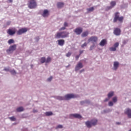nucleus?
Masks as SVG:
<instances>
[{
  "mask_svg": "<svg viewBox=\"0 0 131 131\" xmlns=\"http://www.w3.org/2000/svg\"><path fill=\"white\" fill-rule=\"evenodd\" d=\"M69 37V32L67 31L58 32L55 35V38H66Z\"/></svg>",
  "mask_w": 131,
  "mask_h": 131,
  "instance_id": "obj_1",
  "label": "nucleus"
},
{
  "mask_svg": "<svg viewBox=\"0 0 131 131\" xmlns=\"http://www.w3.org/2000/svg\"><path fill=\"white\" fill-rule=\"evenodd\" d=\"M74 98H76V95H75L74 94H67L64 97H57V100H59V101H63L64 100H70V99H74Z\"/></svg>",
  "mask_w": 131,
  "mask_h": 131,
  "instance_id": "obj_2",
  "label": "nucleus"
},
{
  "mask_svg": "<svg viewBox=\"0 0 131 131\" xmlns=\"http://www.w3.org/2000/svg\"><path fill=\"white\" fill-rule=\"evenodd\" d=\"M123 16L119 17V13L118 12H116L115 13V17L114 18L113 22L114 23H116L117 21H119L120 23L123 22Z\"/></svg>",
  "mask_w": 131,
  "mask_h": 131,
  "instance_id": "obj_3",
  "label": "nucleus"
},
{
  "mask_svg": "<svg viewBox=\"0 0 131 131\" xmlns=\"http://www.w3.org/2000/svg\"><path fill=\"white\" fill-rule=\"evenodd\" d=\"M28 6L29 9H35L37 7V3L36 0H29Z\"/></svg>",
  "mask_w": 131,
  "mask_h": 131,
  "instance_id": "obj_4",
  "label": "nucleus"
},
{
  "mask_svg": "<svg viewBox=\"0 0 131 131\" xmlns=\"http://www.w3.org/2000/svg\"><path fill=\"white\" fill-rule=\"evenodd\" d=\"M98 122V120L97 119H93L91 121H88L85 122V124L87 127L89 128L92 127V125H96Z\"/></svg>",
  "mask_w": 131,
  "mask_h": 131,
  "instance_id": "obj_5",
  "label": "nucleus"
},
{
  "mask_svg": "<svg viewBox=\"0 0 131 131\" xmlns=\"http://www.w3.org/2000/svg\"><path fill=\"white\" fill-rule=\"evenodd\" d=\"M52 61V58L50 57H48L47 59H46V57H43L40 59V62L41 64H43V63H50Z\"/></svg>",
  "mask_w": 131,
  "mask_h": 131,
  "instance_id": "obj_6",
  "label": "nucleus"
},
{
  "mask_svg": "<svg viewBox=\"0 0 131 131\" xmlns=\"http://www.w3.org/2000/svg\"><path fill=\"white\" fill-rule=\"evenodd\" d=\"M17 48V45L14 44L13 45L11 46L8 49L6 50L7 54H11L14 52Z\"/></svg>",
  "mask_w": 131,
  "mask_h": 131,
  "instance_id": "obj_7",
  "label": "nucleus"
},
{
  "mask_svg": "<svg viewBox=\"0 0 131 131\" xmlns=\"http://www.w3.org/2000/svg\"><path fill=\"white\" fill-rule=\"evenodd\" d=\"M28 30L26 28H21L18 30V31H17L16 33L17 35H21V34H23V33L27 32Z\"/></svg>",
  "mask_w": 131,
  "mask_h": 131,
  "instance_id": "obj_8",
  "label": "nucleus"
},
{
  "mask_svg": "<svg viewBox=\"0 0 131 131\" xmlns=\"http://www.w3.org/2000/svg\"><path fill=\"white\" fill-rule=\"evenodd\" d=\"M97 42L98 41V37L96 36H92L88 39V42Z\"/></svg>",
  "mask_w": 131,
  "mask_h": 131,
  "instance_id": "obj_9",
  "label": "nucleus"
},
{
  "mask_svg": "<svg viewBox=\"0 0 131 131\" xmlns=\"http://www.w3.org/2000/svg\"><path fill=\"white\" fill-rule=\"evenodd\" d=\"M125 114L127 115L128 118H131V110L129 108H126L124 111Z\"/></svg>",
  "mask_w": 131,
  "mask_h": 131,
  "instance_id": "obj_10",
  "label": "nucleus"
},
{
  "mask_svg": "<svg viewBox=\"0 0 131 131\" xmlns=\"http://www.w3.org/2000/svg\"><path fill=\"white\" fill-rule=\"evenodd\" d=\"M74 32L77 34V35H80V34H81V33L82 32V28H76L74 30Z\"/></svg>",
  "mask_w": 131,
  "mask_h": 131,
  "instance_id": "obj_11",
  "label": "nucleus"
},
{
  "mask_svg": "<svg viewBox=\"0 0 131 131\" xmlns=\"http://www.w3.org/2000/svg\"><path fill=\"white\" fill-rule=\"evenodd\" d=\"M70 118H72L73 117H74L75 118H78L79 119H80L81 118V116L78 114H71L70 115Z\"/></svg>",
  "mask_w": 131,
  "mask_h": 131,
  "instance_id": "obj_12",
  "label": "nucleus"
},
{
  "mask_svg": "<svg viewBox=\"0 0 131 131\" xmlns=\"http://www.w3.org/2000/svg\"><path fill=\"white\" fill-rule=\"evenodd\" d=\"M7 33L9 34V35H14L15 33H16V30H12L11 29H9L7 30Z\"/></svg>",
  "mask_w": 131,
  "mask_h": 131,
  "instance_id": "obj_13",
  "label": "nucleus"
},
{
  "mask_svg": "<svg viewBox=\"0 0 131 131\" xmlns=\"http://www.w3.org/2000/svg\"><path fill=\"white\" fill-rule=\"evenodd\" d=\"M50 15L49 10L47 9L44 10L43 13L42 14V17H44V18H46L48 17Z\"/></svg>",
  "mask_w": 131,
  "mask_h": 131,
  "instance_id": "obj_14",
  "label": "nucleus"
},
{
  "mask_svg": "<svg viewBox=\"0 0 131 131\" xmlns=\"http://www.w3.org/2000/svg\"><path fill=\"white\" fill-rule=\"evenodd\" d=\"M82 67H83V66H82V63H81V62H79L76 66L75 71L79 70V69L82 68Z\"/></svg>",
  "mask_w": 131,
  "mask_h": 131,
  "instance_id": "obj_15",
  "label": "nucleus"
},
{
  "mask_svg": "<svg viewBox=\"0 0 131 131\" xmlns=\"http://www.w3.org/2000/svg\"><path fill=\"white\" fill-rule=\"evenodd\" d=\"M58 46L60 47H63L65 43V40L64 39H59L57 40Z\"/></svg>",
  "mask_w": 131,
  "mask_h": 131,
  "instance_id": "obj_16",
  "label": "nucleus"
},
{
  "mask_svg": "<svg viewBox=\"0 0 131 131\" xmlns=\"http://www.w3.org/2000/svg\"><path fill=\"white\" fill-rule=\"evenodd\" d=\"M110 5L111 6L107 7V9L108 10H110L111 9L114 8V6L116 5V2L115 1H112L110 3Z\"/></svg>",
  "mask_w": 131,
  "mask_h": 131,
  "instance_id": "obj_17",
  "label": "nucleus"
},
{
  "mask_svg": "<svg viewBox=\"0 0 131 131\" xmlns=\"http://www.w3.org/2000/svg\"><path fill=\"white\" fill-rule=\"evenodd\" d=\"M120 32H121V31L118 28L115 29L114 31V33L115 35H120Z\"/></svg>",
  "mask_w": 131,
  "mask_h": 131,
  "instance_id": "obj_18",
  "label": "nucleus"
},
{
  "mask_svg": "<svg viewBox=\"0 0 131 131\" xmlns=\"http://www.w3.org/2000/svg\"><path fill=\"white\" fill-rule=\"evenodd\" d=\"M57 7L58 9H61L64 7V4L62 2H58L57 4Z\"/></svg>",
  "mask_w": 131,
  "mask_h": 131,
  "instance_id": "obj_19",
  "label": "nucleus"
},
{
  "mask_svg": "<svg viewBox=\"0 0 131 131\" xmlns=\"http://www.w3.org/2000/svg\"><path fill=\"white\" fill-rule=\"evenodd\" d=\"M118 66H119V63L117 61H115L114 62V70H116L118 68Z\"/></svg>",
  "mask_w": 131,
  "mask_h": 131,
  "instance_id": "obj_20",
  "label": "nucleus"
},
{
  "mask_svg": "<svg viewBox=\"0 0 131 131\" xmlns=\"http://www.w3.org/2000/svg\"><path fill=\"white\" fill-rule=\"evenodd\" d=\"M106 43H107V41L106 40V39H103L101 41L99 45L101 47H104V46L105 45Z\"/></svg>",
  "mask_w": 131,
  "mask_h": 131,
  "instance_id": "obj_21",
  "label": "nucleus"
},
{
  "mask_svg": "<svg viewBox=\"0 0 131 131\" xmlns=\"http://www.w3.org/2000/svg\"><path fill=\"white\" fill-rule=\"evenodd\" d=\"M88 35H89V31H88L83 32L81 34L82 37H85L88 36Z\"/></svg>",
  "mask_w": 131,
  "mask_h": 131,
  "instance_id": "obj_22",
  "label": "nucleus"
},
{
  "mask_svg": "<svg viewBox=\"0 0 131 131\" xmlns=\"http://www.w3.org/2000/svg\"><path fill=\"white\" fill-rule=\"evenodd\" d=\"M24 111V108H23V107L22 106H20L19 107H18L17 109H16V111L17 112H22V111Z\"/></svg>",
  "mask_w": 131,
  "mask_h": 131,
  "instance_id": "obj_23",
  "label": "nucleus"
},
{
  "mask_svg": "<svg viewBox=\"0 0 131 131\" xmlns=\"http://www.w3.org/2000/svg\"><path fill=\"white\" fill-rule=\"evenodd\" d=\"M88 13H91V12H93L94 10V7H90V8H88L87 9Z\"/></svg>",
  "mask_w": 131,
  "mask_h": 131,
  "instance_id": "obj_24",
  "label": "nucleus"
},
{
  "mask_svg": "<svg viewBox=\"0 0 131 131\" xmlns=\"http://www.w3.org/2000/svg\"><path fill=\"white\" fill-rule=\"evenodd\" d=\"M45 115H46V116H51L53 115V113L52 112H47L45 113Z\"/></svg>",
  "mask_w": 131,
  "mask_h": 131,
  "instance_id": "obj_25",
  "label": "nucleus"
},
{
  "mask_svg": "<svg viewBox=\"0 0 131 131\" xmlns=\"http://www.w3.org/2000/svg\"><path fill=\"white\" fill-rule=\"evenodd\" d=\"M14 42L15 41L13 39H10L8 41V43H9V45H12V43H14Z\"/></svg>",
  "mask_w": 131,
  "mask_h": 131,
  "instance_id": "obj_26",
  "label": "nucleus"
},
{
  "mask_svg": "<svg viewBox=\"0 0 131 131\" xmlns=\"http://www.w3.org/2000/svg\"><path fill=\"white\" fill-rule=\"evenodd\" d=\"M114 95V93L113 92H110L108 94V98H111Z\"/></svg>",
  "mask_w": 131,
  "mask_h": 131,
  "instance_id": "obj_27",
  "label": "nucleus"
},
{
  "mask_svg": "<svg viewBox=\"0 0 131 131\" xmlns=\"http://www.w3.org/2000/svg\"><path fill=\"white\" fill-rule=\"evenodd\" d=\"M110 51L111 52H115V51H116V49L115 47H111L110 48Z\"/></svg>",
  "mask_w": 131,
  "mask_h": 131,
  "instance_id": "obj_28",
  "label": "nucleus"
},
{
  "mask_svg": "<svg viewBox=\"0 0 131 131\" xmlns=\"http://www.w3.org/2000/svg\"><path fill=\"white\" fill-rule=\"evenodd\" d=\"M118 46H119V43H118V42H116L114 45V48H115L116 49V48H118Z\"/></svg>",
  "mask_w": 131,
  "mask_h": 131,
  "instance_id": "obj_29",
  "label": "nucleus"
},
{
  "mask_svg": "<svg viewBox=\"0 0 131 131\" xmlns=\"http://www.w3.org/2000/svg\"><path fill=\"white\" fill-rule=\"evenodd\" d=\"M113 101L114 102V103H116V102H117V97H115L113 98Z\"/></svg>",
  "mask_w": 131,
  "mask_h": 131,
  "instance_id": "obj_30",
  "label": "nucleus"
},
{
  "mask_svg": "<svg viewBox=\"0 0 131 131\" xmlns=\"http://www.w3.org/2000/svg\"><path fill=\"white\" fill-rule=\"evenodd\" d=\"M9 119H10V120H12V121H15V120H16V118H15L14 117H10Z\"/></svg>",
  "mask_w": 131,
  "mask_h": 131,
  "instance_id": "obj_31",
  "label": "nucleus"
},
{
  "mask_svg": "<svg viewBox=\"0 0 131 131\" xmlns=\"http://www.w3.org/2000/svg\"><path fill=\"white\" fill-rule=\"evenodd\" d=\"M86 46H88V43H86V42H84L81 47L83 48L84 47H86Z\"/></svg>",
  "mask_w": 131,
  "mask_h": 131,
  "instance_id": "obj_32",
  "label": "nucleus"
},
{
  "mask_svg": "<svg viewBox=\"0 0 131 131\" xmlns=\"http://www.w3.org/2000/svg\"><path fill=\"white\" fill-rule=\"evenodd\" d=\"M52 79H53V77L52 76H51L50 77L48 78L47 79V80L48 81H52Z\"/></svg>",
  "mask_w": 131,
  "mask_h": 131,
  "instance_id": "obj_33",
  "label": "nucleus"
},
{
  "mask_svg": "<svg viewBox=\"0 0 131 131\" xmlns=\"http://www.w3.org/2000/svg\"><path fill=\"white\" fill-rule=\"evenodd\" d=\"M63 25L64 27H68V23L67 22H64Z\"/></svg>",
  "mask_w": 131,
  "mask_h": 131,
  "instance_id": "obj_34",
  "label": "nucleus"
},
{
  "mask_svg": "<svg viewBox=\"0 0 131 131\" xmlns=\"http://www.w3.org/2000/svg\"><path fill=\"white\" fill-rule=\"evenodd\" d=\"M65 29H66V27H63L61 28L60 29H59V31H61V30H65Z\"/></svg>",
  "mask_w": 131,
  "mask_h": 131,
  "instance_id": "obj_35",
  "label": "nucleus"
},
{
  "mask_svg": "<svg viewBox=\"0 0 131 131\" xmlns=\"http://www.w3.org/2000/svg\"><path fill=\"white\" fill-rule=\"evenodd\" d=\"M94 48H95V45H93L92 46H91L90 48V50L92 51V50H94Z\"/></svg>",
  "mask_w": 131,
  "mask_h": 131,
  "instance_id": "obj_36",
  "label": "nucleus"
},
{
  "mask_svg": "<svg viewBox=\"0 0 131 131\" xmlns=\"http://www.w3.org/2000/svg\"><path fill=\"white\" fill-rule=\"evenodd\" d=\"M11 74H16V71L15 70H12L10 71Z\"/></svg>",
  "mask_w": 131,
  "mask_h": 131,
  "instance_id": "obj_37",
  "label": "nucleus"
},
{
  "mask_svg": "<svg viewBox=\"0 0 131 131\" xmlns=\"http://www.w3.org/2000/svg\"><path fill=\"white\" fill-rule=\"evenodd\" d=\"M67 57H70V56H71V52H68L67 55H66Z\"/></svg>",
  "mask_w": 131,
  "mask_h": 131,
  "instance_id": "obj_38",
  "label": "nucleus"
},
{
  "mask_svg": "<svg viewBox=\"0 0 131 131\" xmlns=\"http://www.w3.org/2000/svg\"><path fill=\"white\" fill-rule=\"evenodd\" d=\"M108 106H113V102L112 101H110L108 103Z\"/></svg>",
  "mask_w": 131,
  "mask_h": 131,
  "instance_id": "obj_39",
  "label": "nucleus"
},
{
  "mask_svg": "<svg viewBox=\"0 0 131 131\" xmlns=\"http://www.w3.org/2000/svg\"><path fill=\"white\" fill-rule=\"evenodd\" d=\"M62 127H63V126L62 125H58L57 126V128H62Z\"/></svg>",
  "mask_w": 131,
  "mask_h": 131,
  "instance_id": "obj_40",
  "label": "nucleus"
},
{
  "mask_svg": "<svg viewBox=\"0 0 131 131\" xmlns=\"http://www.w3.org/2000/svg\"><path fill=\"white\" fill-rule=\"evenodd\" d=\"M79 57H80V54L79 55H77L76 56L75 58H76V60L77 61V60H78V59L79 58Z\"/></svg>",
  "mask_w": 131,
  "mask_h": 131,
  "instance_id": "obj_41",
  "label": "nucleus"
},
{
  "mask_svg": "<svg viewBox=\"0 0 131 131\" xmlns=\"http://www.w3.org/2000/svg\"><path fill=\"white\" fill-rule=\"evenodd\" d=\"M11 25V21H7V23H6V25H7V26H9V25Z\"/></svg>",
  "mask_w": 131,
  "mask_h": 131,
  "instance_id": "obj_42",
  "label": "nucleus"
},
{
  "mask_svg": "<svg viewBox=\"0 0 131 131\" xmlns=\"http://www.w3.org/2000/svg\"><path fill=\"white\" fill-rule=\"evenodd\" d=\"M82 53H83V50H80L79 55L80 56Z\"/></svg>",
  "mask_w": 131,
  "mask_h": 131,
  "instance_id": "obj_43",
  "label": "nucleus"
},
{
  "mask_svg": "<svg viewBox=\"0 0 131 131\" xmlns=\"http://www.w3.org/2000/svg\"><path fill=\"white\" fill-rule=\"evenodd\" d=\"M33 112L34 113H36V112H37V110H33Z\"/></svg>",
  "mask_w": 131,
  "mask_h": 131,
  "instance_id": "obj_44",
  "label": "nucleus"
},
{
  "mask_svg": "<svg viewBox=\"0 0 131 131\" xmlns=\"http://www.w3.org/2000/svg\"><path fill=\"white\" fill-rule=\"evenodd\" d=\"M5 71H9V69L5 68L4 69Z\"/></svg>",
  "mask_w": 131,
  "mask_h": 131,
  "instance_id": "obj_45",
  "label": "nucleus"
},
{
  "mask_svg": "<svg viewBox=\"0 0 131 131\" xmlns=\"http://www.w3.org/2000/svg\"><path fill=\"white\" fill-rule=\"evenodd\" d=\"M9 3H13V0H8Z\"/></svg>",
  "mask_w": 131,
  "mask_h": 131,
  "instance_id": "obj_46",
  "label": "nucleus"
},
{
  "mask_svg": "<svg viewBox=\"0 0 131 131\" xmlns=\"http://www.w3.org/2000/svg\"><path fill=\"white\" fill-rule=\"evenodd\" d=\"M108 100H109V99H105V100H104V102H107V101H108Z\"/></svg>",
  "mask_w": 131,
  "mask_h": 131,
  "instance_id": "obj_47",
  "label": "nucleus"
},
{
  "mask_svg": "<svg viewBox=\"0 0 131 131\" xmlns=\"http://www.w3.org/2000/svg\"><path fill=\"white\" fill-rule=\"evenodd\" d=\"M123 43H125V41H123Z\"/></svg>",
  "mask_w": 131,
  "mask_h": 131,
  "instance_id": "obj_48",
  "label": "nucleus"
},
{
  "mask_svg": "<svg viewBox=\"0 0 131 131\" xmlns=\"http://www.w3.org/2000/svg\"><path fill=\"white\" fill-rule=\"evenodd\" d=\"M120 124V123H117V124Z\"/></svg>",
  "mask_w": 131,
  "mask_h": 131,
  "instance_id": "obj_49",
  "label": "nucleus"
},
{
  "mask_svg": "<svg viewBox=\"0 0 131 131\" xmlns=\"http://www.w3.org/2000/svg\"><path fill=\"white\" fill-rule=\"evenodd\" d=\"M83 103V102H81V103Z\"/></svg>",
  "mask_w": 131,
  "mask_h": 131,
  "instance_id": "obj_50",
  "label": "nucleus"
},
{
  "mask_svg": "<svg viewBox=\"0 0 131 131\" xmlns=\"http://www.w3.org/2000/svg\"><path fill=\"white\" fill-rule=\"evenodd\" d=\"M80 72H82V71H81Z\"/></svg>",
  "mask_w": 131,
  "mask_h": 131,
  "instance_id": "obj_51",
  "label": "nucleus"
},
{
  "mask_svg": "<svg viewBox=\"0 0 131 131\" xmlns=\"http://www.w3.org/2000/svg\"><path fill=\"white\" fill-rule=\"evenodd\" d=\"M129 131H131V129H130Z\"/></svg>",
  "mask_w": 131,
  "mask_h": 131,
  "instance_id": "obj_52",
  "label": "nucleus"
}]
</instances>
